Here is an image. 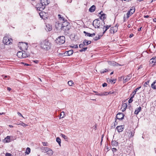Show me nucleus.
Segmentation results:
<instances>
[{"label": "nucleus", "instance_id": "43", "mask_svg": "<svg viewBox=\"0 0 156 156\" xmlns=\"http://www.w3.org/2000/svg\"><path fill=\"white\" fill-rule=\"evenodd\" d=\"M58 23H60L59 22H57L56 23L55 26L56 27V28H59V27H59L60 25H58L57 24Z\"/></svg>", "mask_w": 156, "mask_h": 156}, {"label": "nucleus", "instance_id": "56", "mask_svg": "<svg viewBox=\"0 0 156 156\" xmlns=\"http://www.w3.org/2000/svg\"><path fill=\"white\" fill-rule=\"evenodd\" d=\"M130 133H131V136H133L134 135V133L133 132V131L132 132L131 131L130 132Z\"/></svg>", "mask_w": 156, "mask_h": 156}, {"label": "nucleus", "instance_id": "10", "mask_svg": "<svg viewBox=\"0 0 156 156\" xmlns=\"http://www.w3.org/2000/svg\"><path fill=\"white\" fill-rule=\"evenodd\" d=\"M124 128V125H121L120 126H117L116 129L117 130V131L120 133L121 132H122L123 129V128Z\"/></svg>", "mask_w": 156, "mask_h": 156}, {"label": "nucleus", "instance_id": "2", "mask_svg": "<svg viewBox=\"0 0 156 156\" xmlns=\"http://www.w3.org/2000/svg\"><path fill=\"white\" fill-rule=\"evenodd\" d=\"M41 3L39 5V7L37 8V9L40 11H41L45 8V6L48 5L50 3V0H40Z\"/></svg>", "mask_w": 156, "mask_h": 156}, {"label": "nucleus", "instance_id": "4", "mask_svg": "<svg viewBox=\"0 0 156 156\" xmlns=\"http://www.w3.org/2000/svg\"><path fill=\"white\" fill-rule=\"evenodd\" d=\"M58 17L61 22H63L62 23L57 24L58 25H60V27H64L65 26H67L69 25V23L67 22L66 20H65L64 18L63 17H62L61 15L58 14Z\"/></svg>", "mask_w": 156, "mask_h": 156}, {"label": "nucleus", "instance_id": "54", "mask_svg": "<svg viewBox=\"0 0 156 156\" xmlns=\"http://www.w3.org/2000/svg\"><path fill=\"white\" fill-rule=\"evenodd\" d=\"M33 62L35 63H38L39 62V61L37 60H35L33 61Z\"/></svg>", "mask_w": 156, "mask_h": 156}, {"label": "nucleus", "instance_id": "20", "mask_svg": "<svg viewBox=\"0 0 156 156\" xmlns=\"http://www.w3.org/2000/svg\"><path fill=\"white\" fill-rule=\"evenodd\" d=\"M91 43V41H87L85 39L84 40L83 43L85 45H87Z\"/></svg>", "mask_w": 156, "mask_h": 156}, {"label": "nucleus", "instance_id": "49", "mask_svg": "<svg viewBox=\"0 0 156 156\" xmlns=\"http://www.w3.org/2000/svg\"><path fill=\"white\" fill-rule=\"evenodd\" d=\"M5 156H13L10 153H6L5 154Z\"/></svg>", "mask_w": 156, "mask_h": 156}, {"label": "nucleus", "instance_id": "34", "mask_svg": "<svg viewBox=\"0 0 156 156\" xmlns=\"http://www.w3.org/2000/svg\"><path fill=\"white\" fill-rule=\"evenodd\" d=\"M30 148L29 147H27L26 149V153L27 154H29L30 153Z\"/></svg>", "mask_w": 156, "mask_h": 156}, {"label": "nucleus", "instance_id": "11", "mask_svg": "<svg viewBox=\"0 0 156 156\" xmlns=\"http://www.w3.org/2000/svg\"><path fill=\"white\" fill-rule=\"evenodd\" d=\"M108 63L109 65L113 66H120L119 64L116 63L115 62L113 61H109L108 62Z\"/></svg>", "mask_w": 156, "mask_h": 156}, {"label": "nucleus", "instance_id": "55", "mask_svg": "<svg viewBox=\"0 0 156 156\" xmlns=\"http://www.w3.org/2000/svg\"><path fill=\"white\" fill-rule=\"evenodd\" d=\"M17 114L18 115L20 116H22L23 118V116H22V115L19 112H18Z\"/></svg>", "mask_w": 156, "mask_h": 156}, {"label": "nucleus", "instance_id": "38", "mask_svg": "<svg viewBox=\"0 0 156 156\" xmlns=\"http://www.w3.org/2000/svg\"><path fill=\"white\" fill-rule=\"evenodd\" d=\"M114 27H112L111 28V30H110V32L111 33H114L115 31H116V30L115 31V30L114 29Z\"/></svg>", "mask_w": 156, "mask_h": 156}, {"label": "nucleus", "instance_id": "37", "mask_svg": "<svg viewBox=\"0 0 156 156\" xmlns=\"http://www.w3.org/2000/svg\"><path fill=\"white\" fill-rule=\"evenodd\" d=\"M117 94V93L116 92H115L114 91L112 92L111 91H110L109 92H108V93L107 95L108 94H115V95H116Z\"/></svg>", "mask_w": 156, "mask_h": 156}, {"label": "nucleus", "instance_id": "61", "mask_svg": "<svg viewBox=\"0 0 156 156\" xmlns=\"http://www.w3.org/2000/svg\"><path fill=\"white\" fill-rule=\"evenodd\" d=\"M7 90H8L9 91H10L11 90V88H10V87H7Z\"/></svg>", "mask_w": 156, "mask_h": 156}, {"label": "nucleus", "instance_id": "16", "mask_svg": "<svg viewBox=\"0 0 156 156\" xmlns=\"http://www.w3.org/2000/svg\"><path fill=\"white\" fill-rule=\"evenodd\" d=\"M24 52V51L22 50V51H19L17 53V56L19 58H21L22 57L23 53Z\"/></svg>", "mask_w": 156, "mask_h": 156}, {"label": "nucleus", "instance_id": "18", "mask_svg": "<svg viewBox=\"0 0 156 156\" xmlns=\"http://www.w3.org/2000/svg\"><path fill=\"white\" fill-rule=\"evenodd\" d=\"M151 63H155L156 62V57H153L150 61Z\"/></svg>", "mask_w": 156, "mask_h": 156}, {"label": "nucleus", "instance_id": "36", "mask_svg": "<svg viewBox=\"0 0 156 156\" xmlns=\"http://www.w3.org/2000/svg\"><path fill=\"white\" fill-rule=\"evenodd\" d=\"M61 136H62V137H63L64 138V139L66 140H67L68 139L67 137L65 135H64L63 134L61 133Z\"/></svg>", "mask_w": 156, "mask_h": 156}, {"label": "nucleus", "instance_id": "28", "mask_svg": "<svg viewBox=\"0 0 156 156\" xmlns=\"http://www.w3.org/2000/svg\"><path fill=\"white\" fill-rule=\"evenodd\" d=\"M130 96H131V98H130L129 99V100L128 101L129 103H131L133 101V100L132 99L133 98V97H134V95H132V94H131L130 95Z\"/></svg>", "mask_w": 156, "mask_h": 156}, {"label": "nucleus", "instance_id": "31", "mask_svg": "<svg viewBox=\"0 0 156 156\" xmlns=\"http://www.w3.org/2000/svg\"><path fill=\"white\" fill-rule=\"evenodd\" d=\"M127 106V105L126 103H123L122 105V108H124V110H125Z\"/></svg>", "mask_w": 156, "mask_h": 156}, {"label": "nucleus", "instance_id": "15", "mask_svg": "<svg viewBox=\"0 0 156 156\" xmlns=\"http://www.w3.org/2000/svg\"><path fill=\"white\" fill-rule=\"evenodd\" d=\"M110 26L107 25L106 26L103 25V28L104 32L103 33V34H104L106 31L110 27Z\"/></svg>", "mask_w": 156, "mask_h": 156}, {"label": "nucleus", "instance_id": "8", "mask_svg": "<svg viewBox=\"0 0 156 156\" xmlns=\"http://www.w3.org/2000/svg\"><path fill=\"white\" fill-rule=\"evenodd\" d=\"M124 115L123 113H119L117 114L116 116L117 119L119 120H122L124 118Z\"/></svg>", "mask_w": 156, "mask_h": 156}, {"label": "nucleus", "instance_id": "13", "mask_svg": "<svg viewBox=\"0 0 156 156\" xmlns=\"http://www.w3.org/2000/svg\"><path fill=\"white\" fill-rule=\"evenodd\" d=\"M70 27V26L69 25L67 26H65L64 27H61V28L62 30H64L65 31H67L69 29Z\"/></svg>", "mask_w": 156, "mask_h": 156}, {"label": "nucleus", "instance_id": "23", "mask_svg": "<svg viewBox=\"0 0 156 156\" xmlns=\"http://www.w3.org/2000/svg\"><path fill=\"white\" fill-rule=\"evenodd\" d=\"M73 50H70L69 51H66V52L65 54L66 55H70L73 54Z\"/></svg>", "mask_w": 156, "mask_h": 156}, {"label": "nucleus", "instance_id": "60", "mask_svg": "<svg viewBox=\"0 0 156 156\" xmlns=\"http://www.w3.org/2000/svg\"><path fill=\"white\" fill-rule=\"evenodd\" d=\"M128 18H127L126 17H124V21H126V20Z\"/></svg>", "mask_w": 156, "mask_h": 156}, {"label": "nucleus", "instance_id": "27", "mask_svg": "<svg viewBox=\"0 0 156 156\" xmlns=\"http://www.w3.org/2000/svg\"><path fill=\"white\" fill-rule=\"evenodd\" d=\"M135 8L133 7H132L130 9L129 12L131 14H133L135 12Z\"/></svg>", "mask_w": 156, "mask_h": 156}, {"label": "nucleus", "instance_id": "52", "mask_svg": "<svg viewBox=\"0 0 156 156\" xmlns=\"http://www.w3.org/2000/svg\"><path fill=\"white\" fill-rule=\"evenodd\" d=\"M107 86V84L106 83H104L102 84V86L103 87H106Z\"/></svg>", "mask_w": 156, "mask_h": 156}, {"label": "nucleus", "instance_id": "47", "mask_svg": "<svg viewBox=\"0 0 156 156\" xmlns=\"http://www.w3.org/2000/svg\"><path fill=\"white\" fill-rule=\"evenodd\" d=\"M84 46H85L83 44H81L79 45V47L80 48H83Z\"/></svg>", "mask_w": 156, "mask_h": 156}, {"label": "nucleus", "instance_id": "58", "mask_svg": "<svg viewBox=\"0 0 156 156\" xmlns=\"http://www.w3.org/2000/svg\"><path fill=\"white\" fill-rule=\"evenodd\" d=\"M43 13L42 12H40L39 13V15L41 17V16H43Z\"/></svg>", "mask_w": 156, "mask_h": 156}, {"label": "nucleus", "instance_id": "62", "mask_svg": "<svg viewBox=\"0 0 156 156\" xmlns=\"http://www.w3.org/2000/svg\"><path fill=\"white\" fill-rule=\"evenodd\" d=\"M153 21L154 22H156V18H154L153 19Z\"/></svg>", "mask_w": 156, "mask_h": 156}, {"label": "nucleus", "instance_id": "57", "mask_svg": "<svg viewBox=\"0 0 156 156\" xmlns=\"http://www.w3.org/2000/svg\"><path fill=\"white\" fill-rule=\"evenodd\" d=\"M133 34H131L129 36V38H131L133 37Z\"/></svg>", "mask_w": 156, "mask_h": 156}, {"label": "nucleus", "instance_id": "12", "mask_svg": "<svg viewBox=\"0 0 156 156\" xmlns=\"http://www.w3.org/2000/svg\"><path fill=\"white\" fill-rule=\"evenodd\" d=\"M83 33L85 34V36H87L93 37L95 35V33L90 34V33H87L85 31H83Z\"/></svg>", "mask_w": 156, "mask_h": 156}, {"label": "nucleus", "instance_id": "46", "mask_svg": "<svg viewBox=\"0 0 156 156\" xmlns=\"http://www.w3.org/2000/svg\"><path fill=\"white\" fill-rule=\"evenodd\" d=\"M108 71V70L107 69H105V70H101V73H105L107 71Z\"/></svg>", "mask_w": 156, "mask_h": 156}, {"label": "nucleus", "instance_id": "45", "mask_svg": "<svg viewBox=\"0 0 156 156\" xmlns=\"http://www.w3.org/2000/svg\"><path fill=\"white\" fill-rule=\"evenodd\" d=\"M50 149L47 147H44V150H45V151H46V152L47 153V152H48V151Z\"/></svg>", "mask_w": 156, "mask_h": 156}, {"label": "nucleus", "instance_id": "64", "mask_svg": "<svg viewBox=\"0 0 156 156\" xmlns=\"http://www.w3.org/2000/svg\"><path fill=\"white\" fill-rule=\"evenodd\" d=\"M79 51L80 52H82V51H83V49H80L79 50Z\"/></svg>", "mask_w": 156, "mask_h": 156}, {"label": "nucleus", "instance_id": "7", "mask_svg": "<svg viewBox=\"0 0 156 156\" xmlns=\"http://www.w3.org/2000/svg\"><path fill=\"white\" fill-rule=\"evenodd\" d=\"M3 42L5 44L8 45L10 43L11 41L8 37L5 36L3 38Z\"/></svg>", "mask_w": 156, "mask_h": 156}, {"label": "nucleus", "instance_id": "3", "mask_svg": "<svg viewBox=\"0 0 156 156\" xmlns=\"http://www.w3.org/2000/svg\"><path fill=\"white\" fill-rule=\"evenodd\" d=\"M103 24H105L104 21L97 19L95 20L93 23V25L95 28H103Z\"/></svg>", "mask_w": 156, "mask_h": 156}, {"label": "nucleus", "instance_id": "9", "mask_svg": "<svg viewBox=\"0 0 156 156\" xmlns=\"http://www.w3.org/2000/svg\"><path fill=\"white\" fill-rule=\"evenodd\" d=\"M132 77V74H129L128 75L127 77H123V82H126L128 81Z\"/></svg>", "mask_w": 156, "mask_h": 156}, {"label": "nucleus", "instance_id": "41", "mask_svg": "<svg viewBox=\"0 0 156 156\" xmlns=\"http://www.w3.org/2000/svg\"><path fill=\"white\" fill-rule=\"evenodd\" d=\"M132 14H131L130 12L129 11L127 12V13L126 14L127 18H128Z\"/></svg>", "mask_w": 156, "mask_h": 156}, {"label": "nucleus", "instance_id": "19", "mask_svg": "<svg viewBox=\"0 0 156 156\" xmlns=\"http://www.w3.org/2000/svg\"><path fill=\"white\" fill-rule=\"evenodd\" d=\"M95 6L94 5H93L89 9V11L91 12H93L95 11Z\"/></svg>", "mask_w": 156, "mask_h": 156}, {"label": "nucleus", "instance_id": "24", "mask_svg": "<svg viewBox=\"0 0 156 156\" xmlns=\"http://www.w3.org/2000/svg\"><path fill=\"white\" fill-rule=\"evenodd\" d=\"M100 17V19L102 20L101 21H103L105 19V18H106L105 14H101Z\"/></svg>", "mask_w": 156, "mask_h": 156}, {"label": "nucleus", "instance_id": "40", "mask_svg": "<svg viewBox=\"0 0 156 156\" xmlns=\"http://www.w3.org/2000/svg\"><path fill=\"white\" fill-rule=\"evenodd\" d=\"M96 95H97L99 96H104L105 95H107V94H103V93H101L100 94H96Z\"/></svg>", "mask_w": 156, "mask_h": 156}, {"label": "nucleus", "instance_id": "39", "mask_svg": "<svg viewBox=\"0 0 156 156\" xmlns=\"http://www.w3.org/2000/svg\"><path fill=\"white\" fill-rule=\"evenodd\" d=\"M149 82L150 81L149 80L147 82H145L144 84V86L146 87H147V85H148L149 83Z\"/></svg>", "mask_w": 156, "mask_h": 156}, {"label": "nucleus", "instance_id": "59", "mask_svg": "<svg viewBox=\"0 0 156 156\" xmlns=\"http://www.w3.org/2000/svg\"><path fill=\"white\" fill-rule=\"evenodd\" d=\"M149 16L148 15L144 16V17L145 18H147L149 17Z\"/></svg>", "mask_w": 156, "mask_h": 156}, {"label": "nucleus", "instance_id": "44", "mask_svg": "<svg viewBox=\"0 0 156 156\" xmlns=\"http://www.w3.org/2000/svg\"><path fill=\"white\" fill-rule=\"evenodd\" d=\"M18 125H20L24 127H26L27 126V124H25V123L23 122H21L20 124H19Z\"/></svg>", "mask_w": 156, "mask_h": 156}, {"label": "nucleus", "instance_id": "35", "mask_svg": "<svg viewBox=\"0 0 156 156\" xmlns=\"http://www.w3.org/2000/svg\"><path fill=\"white\" fill-rule=\"evenodd\" d=\"M73 82L72 80L69 81L68 82V84L70 86H72L73 84Z\"/></svg>", "mask_w": 156, "mask_h": 156}, {"label": "nucleus", "instance_id": "48", "mask_svg": "<svg viewBox=\"0 0 156 156\" xmlns=\"http://www.w3.org/2000/svg\"><path fill=\"white\" fill-rule=\"evenodd\" d=\"M71 47L72 48H77L78 47V45L77 44H76V45H73V46H71Z\"/></svg>", "mask_w": 156, "mask_h": 156}, {"label": "nucleus", "instance_id": "17", "mask_svg": "<svg viewBox=\"0 0 156 156\" xmlns=\"http://www.w3.org/2000/svg\"><path fill=\"white\" fill-rule=\"evenodd\" d=\"M141 108L140 107L136 108L134 112L135 114L136 115L138 114L141 111Z\"/></svg>", "mask_w": 156, "mask_h": 156}, {"label": "nucleus", "instance_id": "51", "mask_svg": "<svg viewBox=\"0 0 156 156\" xmlns=\"http://www.w3.org/2000/svg\"><path fill=\"white\" fill-rule=\"evenodd\" d=\"M112 150L113 152H115L117 151V149L115 148H113Z\"/></svg>", "mask_w": 156, "mask_h": 156}, {"label": "nucleus", "instance_id": "29", "mask_svg": "<svg viewBox=\"0 0 156 156\" xmlns=\"http://www.w3.org/2000/svg\"><path fill=\"white\" fill-rule=\"evenodd\" d=\"M101 37V36L98 35V36H96L94 38V41H96L99 39Z\"/></svg>", "mask_w": 156, "mask_h": 156}, {"label": "nucleus", "instance_id": "63", "mask_svg": "<svg viewBox=\"0 0 156 156\" xmlns=\"http://www.w3.org/2000/svg\"><path fill=\"white\" fill-rule=\"evenodd\" d=\"M141 28H142V27H141L140 28H139V29H138V30L139 31H140L141 30Z\"/></svg>", "mask_w": 156, "mask_h": 156}, {"label": "nucleus", "instance_id": "25", "mask_svg": "<svg viewBox=\"0 0 156 156\" xmlns=\"http://www.w3.org/2000/svg\"><path fill=\"white\" fill-rule=\"evenodd\" d=\"M47 153L49 155H51L53 154V152L51 149H50L48 151Z\"/></svg>", "mask_w": 156, "mask_h": 156}, {"label": "nucleus", "instance_id": "42", "mask_svg": "<svg viewBox=\"0 0 156 156\" xmlns=\"http://www.w3.org/2000/svg\"><path fill=\"white\" fill-rule=\"evenodd\" d=\"M46 27H48V31H50L52 29V27L51 26H49V24H47L46 25Z\"/></svg>", "mask_w": 156, "mask_h": 156}, {"label": "nucleus", "instance_id": "1", "mask_svg": "<svg viewBox=\"0 0 156 156\" xmlns=\"http://www.w3.org/2000/svg\"><path fill=\"white\" fill-rule=\"evenodd\" d=\"M40 45L41 48L46 50H48L51 48V44L47 40H45L41 41Z\"/></svg>", "mask_w": 156, "mask_h": 156}, {"label": "nucleus", "instance_id": "30", "mask_svg": "<svg viewBox=\"0 0 156 156\" xmlns=\"http://www.w3.org/2000/svg\"><path fill=\"white\" fill-rule=\"evenodd\" d=\"M56 141L58 143L59 145L60 146L61 143V140L60 139L59 137H57L56 138Z\"/></svg>", "mask_w": 156, "mask_h": 156}, {"label": "nucleus", "instance_id": "32", "mask_svg": "<svg viewBox=\"0 0 156 156\" xmlns=\"http://www.w3.org/2000/svg\"><path fill=\"white\" fill-rule=\"evenodd\" d=\"M22 57L21 58H26L27 57H28V55L25 53V51H24V52L23 53V55H22Z\"/></svg>", "mask_w": 156, "mask_h": 156}, {"label": "nucleus", "instance_id": "5", "mask_svg": "<svg viewBox=\"0 0 156 156\" xmlns=\"http://www.w3.org/2000/svg\"><path fill=\"white\" fill-rule=\"evenodd\" d=\"M65 41V38L64 36H60L58 38L56 39V43L59 44H63Z\"/></svg>", "mask_w": 156, "mask_h": 156}, {"label": "nucleus", "instance_id": "6", "mask_svg": "<svg viewBox=\"0 0 156 156\" xmlns=\"http://www.w3.org/2000/svg\"><path fill=\"white\" fill-rule=\"evenodd\" d=\"M20 44L18 45V47L20 49L22 50H24L27 49L28 46L27 43H19Z\"/></svg>", "mask_w": 156, "mask_h": 156}, {"label": "nucleus", "instance_id": "21", "mask_svg": "<svg viewBox=\"0 0 156 156\" xmlns=\"http://www.w3.org/2000/svg\"><path fill=\"white\" fill-rule=\"evenodd\" d=\"M151 87L152 88L154 89H156V80L152 83Z\"/></svg>", "mask_w": 156, "mask_h": 156}, {"label": "nucleus", "instance_id": "33", "mask_svg": "<svg viewBox=\"0 0 156 156\" xmlns=\"http://www.w3.org/2000/svg\"><path fill=\"white\" fill-rule=\"evenodd\" d=\"M65 115V113L63 112H61L60 114V119L64 117Z\"/></svg>", "mask_w": 156, "mask_h": 156}, {"label": "nucleus", "instance_id": "22", "mask_svg": "<svg viewBox=\"0 0 156 156\" xmlns=\"http://www.w3.org/2000/svg\"><path fill=\"white\" fill-rule=\"evenodd\" d=\"M112 146H117L118 145V142L115 140H112Z\"/></svg>", "mask_w": 156, "mask_h": 156}, {"label": "nucleus", "instance_id": "26", "mask_svg": "<svg viewBox=\"0 0 156 156\" xmlns=\"http://www.w3.org/2000/svg\"><path fill=\"white\" fill-rule=\"evenodd\" d=\"M141 88V87H139L137 88H136L133 92H132V95H134V96L135 94L136 93L137 91L138 90H139Z\"/></svg>", "mask_w": 156, "mask_h": 156}, {"label": "nucleus", "instance_id": "53", "mask_svg": "<svg viewBox=\"0 0 156 156\" xmlns=\"http://www.w3.org/2000/svg\"><path fill=\"white\" fill-rule=\"evenodd\" d=\"M87 47H85V48H83L82 49L83 50V51H85L87 50Z\"/></svg>", "mask_w": 156, "mask_h": 156}, {"label": "nucleus", "instance_id": "14", "mask_svg": "<svg viewBox=\"0 0 156 156\" xmlns=\"http://www.w3.org/2000/svg\"><path fill=\"white\" fill-rule=\"evenodd\" d=\"M11 141L10 137L9 136H7L4 140V142L5 143H9Z\"/></svg>", "mask_w": 156, "mask_h": 156}, {"label": "nucleus", "instance_id": "50", "mask_svg": "<svg viewBox=\"0 0 156 156\" xmlns=\"http://www.w3.org/2000/svg\"><path fill=\"white\" fill-rule=\"evenodd\" d=\"M8 78V79L9 80V76H4L3 79H6V78Z\"/></svg>", "mask_w": 156, "mask_h": 156}]
</instances>
